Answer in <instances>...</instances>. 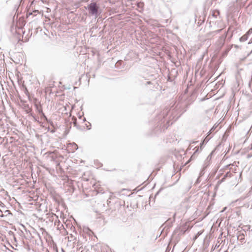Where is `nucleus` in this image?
<instances>
[{"instance_id": "nucleus-10", "label": "nucleus", "mask_w": 252, "mask_h": 252, "mask_svg": "<svg viewBox=\"0 0 252 252\" xmlns=\"http://www.w3.org/2000/svg\"><path fill=\"white\" fill-rule=\"evenodd\" d=\"M252 32V29L250 30L249 31V32H248V33H249V32Z\"/></svg>"}, {"instance_id": "nucleus-2", "label": "nucleus", "mask_w": 252, "mask_h": 252, "mask_svg": "<svg viewBox=\"0 0 252 252\" xmlns=\"http://www.w3.org/2000/svg\"><path fill=\"white\" fill-rule=\"evenodd\" d=\"M66 149L68 153H73L78 149V146L75 143H69L67 144Z\"/></svg>"}, {"instance_id": "nucleus-4", "label": "nucleus", "mask_w": 252, "mask_h": 252, "mask_svg": "<svg viewBox=\"0 0 252 252\" xmlns=\"http://www.w3.org/2000/svg\"><path fill=\"white\" fill-rule=\"evenodd\" d=\"M201 232H198L196 236L193 238V241H195L197 237L201 234Z\"/></svg>"}, {"instance_id": "nucleus-1", "label": "nucleus", "mask_w": 252, "mask_h": 252, "mask_svg": "<svg viewBox=\"0 0 252 252\" xmlns=\"http://www.w3.org/2000/svg\"><path fill=\"white\" fill-rule=\"evenodd\" d=\"M98 8L99 7L95 2L91 3L88 6L89 13L91 15H94L95 16H97V15Z\"/></svg>"}, {"instance_id": "nucleus-3", "label": "nucleus", "mask_w": 252, "mask_h": 252, "mask_svg": "<svg viewBox=\"0 0 252 252\" xmlns=\"http://www.w3.org/2000/svg\"><path fill=\"white\" fill-rule=\"evenodd\" d=\"M45 93L50 94L51 93V89L50 87H47L45 89Z\"/></svg>"}, {"instance_id": "nucleus-7", "label": "nucleus", "mask_w": 252, "mask_h": 252, "mask_svg": "<svg viewBox=\"0 0 252 252\" xmlns=\"http://www.w3.org/2000/svg\"><path fill=\"white\" fill-rule=\"evenodd\" d=\"M37 109H38L39 112L43 114L42 110L41 107H40L39 108L37 107Z\"/></svg>"}, {"instance_id": "nucleus-11", "label": "nucleus", "mask_w": 252, "mask_h": 252, "mask_svg": "<svg viewBox=\"0 0 252 252\" xmlns=\"http://www.w3.org/2000/svg\"><path fill=\"white\" fill-rule=\"evenodd\" d=\"M74 125H75V126H76V122H74Z\"/></svg>"}, {"instance_id": "nucleus-5", "label": "nucleus", "mask_w": 252, "mask_h": 252, "mask_svg": "<svg viewBox=\"0 0 252 252\" xmlns=\"http://www.w3.org/2000/svg\"><path fill=\"white\" fill-rule=\"evenodd\" d=\"M247 38V35H244V36H243L241 38V41H244L245 40H246Z\"/></svg>"}, {"instance_id": "nucleus-6", "label": "nucleus", "mask_w": 252, "mask_h": 252, "mask_svg": "<svg viewBox=\"0 0 252 252\" xmlns=\"http://www.w3.org/2000/svg\"><path fill=\"white\" fill-rule=\"evenodd\" d=\"M229 174V173H227L225 175H224V176L223 177V178L221 179V181H223L225 178L228 176V174Z\"/></svg>"}, {"instance_id": "nucleus-13", "label": "nucleus", "mask_w": 252, "mask_h": 252, "mask_svg": "<svg viewBox=\"0 0 252 252\" xmlns=\"http://www.w3.org/2000/svg\"><path fill=\"white\" fill-rule=\"evenodd\" d=\"M252 53V51H251V53Z\"/></svg>"}, {"instance_id": "nucleus-9", "label": "nucleus", "mask_w": 252, "mask_h": 252, "mask_svg": "<svg viewBox=\"0 0 252 252\" xmlns=\"http://www.w3.org/2000/svg\"><path fill=\"white\" fill-rule=\"evenodd\" d=\"M102 190V189H98L97 190V192H101Z\"/></svg>"}, {"instance_id": "nucleus-8", "label": "nucleus", "mask_w": 252, "mask_h": 252, "mask_svg": "<svg viewBox=\"0 0 252 252\" xmlns=\"http://www.w3.org/2000/svg\"><path fill=\"white\" fill-rule=\"evenodd\" d=\"M3 214L2 212L0 210V217H3Z\"/></svg>"}, {"instance_id": "nucleus-12", "label": "nucleus", "mask_w": 252, "mask_h": 252, "mask_svg": "<svg viewBox=\"0 0 252 252\" xmlns=\"http://www.w3.org/2000/svg\"><path fill=\"white\" fill-rule=\"evenodd\" d=\"M97 186V184H95V185H94V186Z\"/></svg>"}]
</instances>
